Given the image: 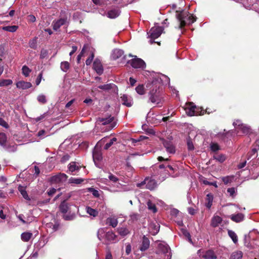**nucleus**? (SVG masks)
Instances as JSON below:
<instances>
[{
    "mask_svg": "<svg viewBox=\"0 0 259 259\" xmlns=\"http://www.w3.org/2000/svg\"><path fill=\"white\" fill-rule=\"evenodd\" d=\"M179 23V28L182 29L187 24H190L196 21V18L188 12L181 11L176 15Z\"/></svg>",
    "mask_w": 259,
    "mask_h": 259,
    "instance_id": "nucleus-1",
    "label": "nucleus"
},
{
    "mask_svg": "<svg viewBox=\"0 0 259 259\" xmlns=\"http://www.w3.org/2000/svg\"><path fill=\"white\" fill-rule=\"evenodd\" d=\"M149 100L153 103L159 104L162 101L159 84L152 82L149 92Z\"/></svg>",
    "mask_w": 259,
    "mask_h": 259,
    "instance_id": "nucleus-2",
    "label": "nucleus"
},
{
    "mask_svg": "<svg viewBox=\"0 0 259 259\" xmlns=\"http://www.w3.org/2000/svg\"><path fill=\"white\" fill-rule=\"evenodd\" d=\"M156 253L160 255L163 259H171V257L170 248L165 242L159 243Z\"/></svg>",
    "mask_w": 259,
    "mask_h": 259,
    "instance_id": "nucleus-3",
    "label": "nucleus"
},
{
    "mask_svg": "<svg viewBox=\"0 0 259 259\" xmlns=\"http://www.w3.org/2000/svg\"><path fill=\"white\" fill-rule=\"evenodd\" d=\"M107 138V137H104L98 142L93 152V160L95 164L98 167V162H100L102 159V154L101 151L98 149V147L105 143L106 141Z\"/></svg>",
    "mask_w": 259,
    "mask_h": 259,
    "instance_id": "nucleus-4",
    "label": "nucleus"
},
{
    "mask_svg": "<svg viewBox=\"0 0 259 259\" xmlns=\"http://www.w3.org/2000/svg\"><path fill=\"white\" fill-rule=\"evenodd\" d=\"M137 186L141 188H146L150 190H153L157 186L156 181L151 178H146L141 183L137 184Z\"/></svg>",
    "mask_w": 259,
    "mask_h": 259,
    "instance_id": "nucleus-5",
    "label": "nucleus"
},
{
    "mask_svg": "<svg viewBox=\"0 0 259 259\" xmlns=\"http://www.w3.org/2000/svg\"><path fill=\"white\" fill-rule=\"evenodd\" d=\"M163 30L164 28L162 26H154L152 27L148 33L151 39L150 40V43L152 44L153 41L152 39H155L160 36L161 33L163 32Z\"/></svg>",
    "mask_w": 259,
    "mask_h": 259,
    "instance_id": "nucleus-6",
    "label": "nucleus"
},
{
    "mask_svg": "<svg viewBox=\"0 0 259 259\" xmlns=\"http://www.w3.org/2000/svg\"><path fill=\"white\" fill-rule=\"evenodd\" d=\"M197 253L199 257L205 259H216L217 258V255L212 250H208L206 251H202L201 250H199Z\"/></svg>",
    "mask_w": 259,
    "mask_h": 259,
    "instance_id": "nucleus-7",
    "label": "nucleus"
},
{
    "mask_svg": "<svg viewBox=\"0 0 259 259\" xmlns=\"http://www.w3.org/2000/svg\"><path fill=\"white\" fill-rule=\"evenodd\" d=\"M131 66L135 68H144L146 66L145 63L141 59L135 58L133 59L130 62Z\"/></svg>",
    "mask_w": 259,
    "mask_h": 259,
    "instance_id": "nucleus-8",
    "label": "nucleus"
},
{
    "mask_svg": "<svg viewBox=\"0 0 259 259\" xmlns=\"http://www.w3.org/2000/svg\"><path fill=\"white\" fill-rule=\"evenodd\" d=\"M68 23L67 17L60 18L57 20H55L53 22V28L54 30H58L61 26L65 25Z\"/></svg>",
    "mask_w": 259,
    "mask_h": 259,
    "instance_id": "nucleus-9",
    "label": "nucleus"
},
{
    "mask_svg": "<svg viewBox=\"0 0 259 259\" xmlns=\"http://www.w3.org/2000/svg\"><path fill=\"white\" fill-rule=\"evenodd\" d=\"M196 106L192 102L187 103L185 106V110L186 113L189 116L196 115L195 111Z\"/></svg>",
    "mask_w": 259,
    "mask_h": 259,
    "instance_id": "nucleus-10",
    "label": "nucleus"
},
{
    "mask_svg": "<svg viewBox=\"0 0 259 259\" xmlns=\"http://www.w3.org/2000/svg\"><path fill=\"white\" fill-rule=\"evenodd\" d=\"M67 179V176L64 174H59L51 178V182L53 183H59L65 182Z\"/></svg>",
    "mask_w": 259,
    "mask_h": 259,
    "instance_id": "nucleus-11",
    "label": "nucleus"
},
{
    "mask_svg": "<svg viewBox=\"0 0 259 259\" xmlns=\"http://www.w3.org/2000/svg\"><path fill=\"white\" fill-rule=\"evenodd\" d=\"M17 88L20 90H27L32 87V84L30 82L20 80L16 83Z\"/></svg>",
    "mask_w": 259,
    "mask_h": 259,
    "instance_id": "nucleus-12",
    "label": "nucleus"
},
{
    "mask_svg": "<svg viewBox=\"0 0 259 259\" xmlns=\"http://www.w3.org/2000/svg\"><path fill=\"white\" fill-rule=\"evenodd\" d=\"M163 144L167 153L169 154L175 153V147L171 141L164 140Z\"/></svg>",
    "mask_w": 259,
    "mask_h": 259,
    "instance_id": "nucleus-13",
    "label": "nucleus"
},
{
    "mask_svg": "<svg viewBox=\"0 0 259 259\" xmlns=\"http://www.w3.org/2000/svg\"><path fill=\"white\" fill-rule=\"evenodd\" d=\"M120 98L123 105L127 107H131L132 106L133 101L131 97L126 95H123L120 97Z\"/></svg>",
    "mask_w": 259,
    "mask_h": 259,
    "instance_id": "nucleus-14",
    "label": "nucleus"
},
{
    "mask_svg": "<svg viewBox=\"0 0 259 259\" xmlns=\"http://www.w3.org/2000/svg\"><path fill=\"white\" fill-rule=\"evenodd\" d=\"M150 245V241L148 238L144 236L142 239L141 244L139 247L142 251H144L148 249Z\"/></svg>",
    "mask_w": 259,
    "mask_h": 259,
    "instance_id": "nucleus-15",
    "label": "nucleus"
},
{
    "mask_svg": "<svg viewBox=\"0 0 259 259\" xmlns=\"http://www.w3.org/2000/svg\"><path fill=\"white\" fill-rule=\"evenodd\" d=\"M166 164H161L159 165V172L163 180H164L167 175H168V170L166 169Z\"/></svg>",
    "mask_w": 259,
    "mask_h": 259,
    "instance_id": "nucleus-16",
    "label": "nucleus"
},
{
    "mask_svg": "<svg viewBox=\"0 0 259 259\" xmlns=\"http://www.w3.org/2000/svg\"><path fill=\"white\" fill-rule=\"evenodd\" d=\"M116 238L117 236L112 231H108L105 234V239L108 243L113 242L114 241H116Z\"/></svg>",
    "mask_w": 259,
    "mask_h": 259,
    "instance_id": "nucleus-17",
    "label": "nucleus"
},
{
    "mask_svg": "<svg viewBox=\"0 0 259 259\" xmlns=\"http://www.w3.org/2000/svg\"><path fill=\"white\" fill-rule=\"evenodd\" d=\"M222 219L218 215H214L211 219V226L212 227L215 228L218 227L219 225L222 222Z\"/></svg>",
    "mask_w": 259,
    "mask_h": 259,
    "instance_id": "nucleus-18",
    "label": "nucleus"
},
{
    "mask_svg": "<svg viewBox=\"0 0 259 259\" xmlns=\"http://www.w3.org/2000/svg\"><path fill=\"white\" fill-rule=\"evenodd\" d=\"M123 54V51L120 49H115L113 51L111 54V58L116 60L121 57Z\"/></svg>",
    "mask_w": 259,
    "mask_h": 259,
    "instance_id": "nucleus-19",
    "label": "nucleus"
},
{
    "mask_svg": "<svg viewBox=\"0 0 259 259\" xmlns=\"http://www.w3.org/2000/svg\"><path fill=\"white\" fill-rule=\"evenodd\" d=\"M94 69L99 74H101L103 72V67L100 61H95L93 64Z\"/></svg>",
    "mask_w": 259,
    "mask_h": 259,
    "instance_id": "nucleus-20",
    "label": "nucleus"
},
{
    "mask_svg": "<svg viewBox=\"0 0 259 259\" xmlns=\"http://www.w3.org/2000/svg\"><path fill=\"white\" fill-rule=\"evenodd\" d=\"M117 232L122 237H124L129 234L131 232L128 228L124 227H119L117 228Z\"/></svg>",
    "mask_w": 259,
    "mask_h": 259,
    "instance_id": "nucleus-21",
    "label": "nucleus"
},
{
    "mask_svg": "<svg viewBox=\"0 0 259 259\" xmlns=\"http://www.w3.org/2000/svg\"><path fill=\"white\" fill-rule=\"evenodd\" d=\"M120 12L118 9H113L109 11L107 13L108 17L113 19L118 17L120 14Z\"/></svg>",
    "mask_w": 259,
    "mask_h": 259,
    "instance_id": "nucleus-22",
    "label": "nucleus"
},
{
    "mask_svg": "<svg viewBox=\"0 0 259 259\" xmlns=\"http://www.w3.org/2000/svg\"><path fill=\"white\" fill-rule=\"evenodd\" d=\"M80 166L77 164L75 162H71L68 165V169L70 172H73L75 171H78L80 169Z\"/></svg>",
    "mask_w": 259,
    "mask_h": 259,
    "instance_id": "nucleus-23",
    "label": "nucleus"
},
{
    "mask_svg": "<svg viewBox=\"0 0 259 259\" xmlns=\"http://www.w3.org/2000/svg\"><path fill=\"white\" fill-rule=\"evenodd\" d=\"M113 117L109 116L106 118H99L97 120V122L100 123H102L103 125H106L108 124H110L111 122L113 121Z\"/></svg>",
    "mask_w": 259,
    "mask_h": 259,
    "instance_id": "nucleus-24",
    "label": "nucleus"
},
{
    "mask_svg": "<svg viewBox=\"0 0 259 259\" xmlns=\"http://www.w3.org/2000/svg\"><path fill=\"white\" fill-rule=\"evenodd\" d=\"M85 210L88 214L93 217H96L99 214V212L97 209L92 208L90 206H86Z\"/></svg>",
    "mask_w": 259,
    "mask_h": 259,
    "instance_id": "nucleus-25",
    "label": "nucleus"
},
{
    "mask_svg": "<svg viewBox=\"0 0 259 259\" xmlns=\"http://www.w3.org/2000/svg\"><path fill=\"white\" fill-rule=\"evenodd\" d=\"M230 218L232 221L238 223L243 221L244 219V215L240 213L236 214H232Z\"/></svg>",
    "mask_w": 259,
    "mask_h": 259,
    "instance_id": "nucleus-26",
    "label": "nucleus"
},
{
    "mask_svg": "<svg viewBox=\"0 0 259 259\" xmlns=\"http://www.w3.org/2000/svg\"><path fill=\"white\" fill-rule=\"evenodd\" d=\"M18 190L24 199L27 200H30V198L28 195L27 194V193L26 191V189L24 187L22 186H19Z\"/></svg>",
    "mask_w": 259,
    "mask_h": 259,
    "instance_id": "nucleus-27",
    "label": "nucleus"
},
{
    "mask_svg": "<svg viewBox=\"0 0 259 259\" xmlns=\"http://www.w3.org/2000/svg\"><path fill=\"white\" fill-rule=\"evenodd\" d=\"M21 239L24 242L28 241L32 237V233L26 232L21 234Z\"/></svg>",
    "mask_w": 259,
    "mask_h": 259,
    "instance_id": "nucleus-28",
    "label": "nucleus"
},
{
    "mask_svg": "<svg viewBox=\"0 0 259 259\" xmlns=\"http://www.w3.org/2000/svg\"><path fill=\"white\" fill-rule=\"evenodd\" d=\"M228 234L229 237L232 239L233 242L236 244L238 242V236L235 232L229 230L228 231Z\"/></svg>",
    "mask_w": 259,
    "mask_h": 259,
    "instance_id": "nucleus-29",
    "label": "nucleus"
},
{
    "mask_svg": "<svg viewBox=\"0 0 259 259\" xmlns=\"http://www.w3.org/2000/svg\"><path fill=\"white\" fill-rule=\"evenodd\" d=\"M107 223L109 224L112 227L115 228L118 224L117 219L114 218H108L107 219Z\"/></svg>",
    "mask_w": 259,
    "mask_h": 259,
    "instance_id": "nucleus-30",
    "label": "nucleus"
},
{
    "mask_svg": "<svg viewBox=\"0 0 259 259\" xmlns=\"http://www.w3.org/2000/svg\"><path fill=\"white\" fill-rule=\"evenodd\" d=\"M242 255L243 254L241 251H237L232 253L230 259H241Z\"/></svg>",
    "mask_w": 259,
    "mask_h": 259,
    "instance_id": "nucleus-31",
    "label": "nucleus"
},
{
    "mask_svg": "<svg viewBox=\"0 0 259 259\" xmlns=\"http://www.w3.org/2000/svg\"><path fill=\"white\" fill-rule=\"evenodd\" d=\"M68 205L65 201L62 202L59 206L60 211L63 213H66L68 211Z\"/></svg>",
    "mask_w": 259,
    "mask_h": 259,
    "instance_id": "nucleus-32",
    "label": "nucleus"
},
{
    "mask_svg": "<svg viewBox=\"0 0 259 259\" xmlns=\"http://www.w3.org/2000/svg\"><path fill=\"white\" fill-rule=\"evenodd\" d=\"M83 182L81 178H71L69 179V183L70 184H80Z\"/></svg>",
    "mask_w": 259,
    "mask_h": 259,
    "instance_id": "nucleus-33",
    "label": "nucleus"
},
{
    "mask_svg": "<svg viewBox=\"0 0 259 259\" xmlns=\"http://www.w3.org/2000/svg\"><path fill=\"white\" fill-rule=\"evenodd\" d=\"M13 83V81L11 79H1L0 80V87H7Z\"/></svg>",
    "mask_w": 259,
    "mask_h": 259,
    "instance_id": "nucleus-34",
    "label": "nucleus"
},
{
    "mask_svg": "<svg viewBox=\"0 0 259 259\" xmlns=\"http://www.w3.org/2000/svg\"><path fill=\"white\" fill-rule=\"evenodd\" d=\"M18 28V27L16 25L7 26L3 27V29L4 30L7 31L9 32H15L17 30Z\"/></svg>",
    "mask_w": 259,
    "mask_h": 259,
    "instance_id": "nucleus-35",
    "label": "nucleus"
},
{
    "mask_svg": "<svg viewBox=\"0 0 259 259\" xmlns=\"http://www.w3.org/2000/svg\"><path fill=\"white\" fill-rule=\"evenodd\" d=\"M70 67L69 63L67 61L62 62L60 65L61 69L64 72H67Z\"/></svg>",
    "mask_w": 259,
    "mask_h": 259,
    "instance_id": "nucleus-36",
    "label": "nucleus"
},
{
    "mask_svg": "<svg viewBox=\"0 0 259 259\" xmlns=\"http://www.w3.org/2000/svg\"><path fill=\"white\" fill-rule=\"evenodd\" d=\"M114 86L115 84L109 83L107 84L100 85L98 86V88L104 91H108L112 89Z\"/></svg>",
    "mask_w": 259,
    "mask_h": 259,
    "instance_id": "nucleus-37",
    "label": "nucleus"
},
{
    "mask_svg": "<svg viewBox=\"0 0 259 259\" xmlns=\"http://www.w3.org/2000/svg\"><path fill=\"white\" fill-rule=\"evenodd\" d=\"M234 178V176H228L223 177L222 179L225 184H228L229 183H231L233 181Z\"/></svg>",
    "mask_w": 259,
    "mask_h": 259,
    "instance_id": "nucleus-38",
    "label": "nucleus"
},
{
    "mask_svg": "<svg viewBox=\"0 0 259 259\" xmlns=\"http://www.w3.org/2000/svg\"><path fill=\"white\" fill-rule=\"evenodd\" d=\"M137 93L141 95H144L145 93V90L143 84H140L136 88Z\"/></svg>",
    "mask_w": 259,
    "mask_h": 259,
    "instance_id": "nucleus-39",
    "label": "nucleus"
},
{
    "mask_svg": "<svg viewBox=\"0 0 259 259\" xmlns=\"http://www.w3.org/2000/svg\"><path fill=\"white\" fill-rule=\"evenodd\" d=\"M31 71V70L29 69L27 66L24 65L22 67V73L23 75H24L25 77H28Z\"/></svg>",
    "mask_w": 259,
    "mask_h": 259,
    "instance_id": "nucleus-40",
    "label": "nucleus"
},
{
    "mask_svg": "<svg viewBox=\"0 0 259 259\" xmlns=\"http://www.w3.org/2000/svg\"><path fill=\"white\" fill-rule=\"evenodd\" d=\"M105 231L104 228H100L98 230L97 233V236L100 240H101L103 238V236H105Z\"/></svg>",
    "mask_w": 259,
    "mask_h": 259,
    "instance_id": "nucleus-41",
    "label": "nucleus"
},
{
    "mask_svg": "<svg viewBox=\"0 0 259 259\" xmlns=\"http://www.w3.org/2000/svg\"><path fill=\"white\" fill-rule=\"evenodd\" d=\"M147 205L148 209L151 210L153 212H156L157 211V209L155 204L152 203L151 201H148L147 202Z\"/></svg>",
    "mask_w": 259,
    "mask_h": 259,
    "instance_id": "nucleus-42",
    "label": "nucleus"
},
{
    "mask_svg": "<svg viewBox=\"0 0 259 259\" xmlns=\"http://www.w3.org/2000/svg\"><path fill=\"white\" fill-rule=\"evenodd\" d=\"M108 178L109 180L113 183H118L119 179L115 175L111 173H109Z\"/></svg>",
    "mask_w": 259,
    "mask_h": 259,
    "instance_id": "nucleus-43",
    "label": "nucleus"
},
{
    "mask_svg": "<svg viewBox=\"0 0 259 259\" xmlns=\"http://www.w3.org/2000/svg\"><path fill=\"white\" fill-rule=\"evenodd\" d=\"M227 192L230 196L234 197L237 192V189L234 187L229 188L227 189Z\"/></svg>",
    "mask_w": 259,
    "mask_h": 259,
    "instance_id": "nucleus-44",
    "label": "nucleus"
},
{
    "mask_svg": "<svg viewBox=\"0 0 259 259\" xmlns=\"http://www.w3.org/2000/svg\"><path fill=\"white\" fill-rule=\"evenodd\" d=\"M37 100L41 104H45L47 102V99L44 95H38L37 97Z\"/></svg>",
    "mask_w": 259,
    "mask_h": 259,
    "instance_id": "nucleus-45",
    "label": "nucleus"
},
{
    "mask_svg": "<svg viewBox=\"0 0 259 259\" xmlns=\"http://www.w3.org/2000/svg\"><path fill=\"white\" fill-rule=\"evenodd\" d=\"M7 141V137L4 133H0V145H5Z\"/></svg>",
    "mask_w": 259,
    "mask_h": 259,
    "instance_id": "nucleus-46",
    "label": "nucleus"
},
{
    "mask_svg": "<svg viewBox=\"0 0 259 259\" xmlns=\"http://www.w3.org/2000/svg\"><path fill=\"white\" fill-rule=\"evenodd\" d=\"M117 141V139L116 138H112L110 142L107 143L104 146V149L107 150L113 144V143Z\"/></svg>",
    "mask_w": 259,
    "mask_h": 259,
    "instance_id": "nucleus-47",
    "label": "nucleus"
},
{
    "mask_svg": "<svg viewBox=\"0 0 259 259\" xmlns=\"http://www.w3.org/2000/svg\"><path fill=\"white\" fill-rule=\"evenodd\" d=\"M238 130H241L244 134H248L249 132V128L245 124H241Z\"/></svg>",
    "mask_w": 259,
    "mask_h": 259,
    "instance_id": "nucleus-48",
    "label": "nucleus"
},
{
    "mask_svg": "<svg viewBox=\"0 0 259 259\" xmlns=\"http://www.w3.org/2000/svg\"><path fill=\"white\" fill-rule=\"evenodd\" d=\"M88 191L92 192L93 195L96 197H98L100 196L98 190H95V189L93 188H89L88 189Z\"/></svg>",
    "mask_w": 259,
    "mask_h": 259,
    "instance_id": "nucleus-49",
    "label": "nucleus"
},
{
    "mask_svg": "<svg viewBox=\"0 0 259 259\" xmlns=\"http://www.w3.org/2000/svg\"><path fill=\"white\" fill-rule=\"evenodd\" d=\"M215 159L221 162H223L225 160L226 157L223 154H220L215 156Z\"/></svg>",
    "mask_w": 259,
    "mask_h": 259,
    "instance_id": "nucleus-50",
    "label": "nucleus"
},
{
    "mask_svg": "<svg viewBox=\"0 0 259 259\" xmlns=\"http://www.w3.org/2000/svg\"><path fill=\"white\" fill-rule=\"evenodd\" d=\"M241 124H243L241 121L240 120H236L233 122V125L236 128V130H238L239 128L241 126Z\"/></svg>",
    "mask_w": 259,
    "mask_h": 259,
    "instance_id": "nucleus-51",
    "label": "nucleus"
},
{
    "mask_svg": "<svg viewBox=\"0 0 259 259\" xmlns=\"http://www.w3.org/2000/svg\"><path fill=\"white\" fill-rule=\"evenodd\" d=\"M211 150L213 151H217L219 150V146L217 143H211L210 144Z\"/></svg>",
    "mask_w": 259,
    "mask_h": 259,
    "instance_id": "nucleus-52",
    "label": "nucleus"
},
{
    "mask_svg": "<svg viewBox=\"0 0 259 259\" xmlns=\"http://www.w3.org/2000/svg\"><path fill=\"white\" fill-rule=\"evenodd\" d=\"M46 132L45 130H40L37 134V136L41 139L46 137Z\"/></svg>",
    "mask_w": 259,
    "mask_h": 259,
    "instance_id": "nucleus-53",
    "label": "nucleus"
},
{
    "mask_svg": "<svg viewBox=\"0 0 259 259\" xmlns=\"http://www.w3.org/2000/svg\"><path fill=\"white\" fill-rule=\"evenodd\" d=\"M187 146H188V149L189 150H192L194 148V147L193 146V143L191 141L190 139H188L187 140Z\"/></svg>",
    "mask_w": 259,
    "mask_h": 259,
    "instance_id": "nucleus-54",
    "label": "nucleus"
},
{
    "mask_svg": "<svg viewBox=\"0 0 259 259\" xmlns=\"http://www.w3.org/2000/svg\"><path fill=\"white\" fill-rule=\"evenodd\" d=\"M203 183L205 185L213 186L215 188L218 187L217 182H215V181L213 182H209L206 180H204V181H203Z\"/></svg>",
    "mask_w": 259,
    "mask_h": 259,
    "instance_id": "nucleus-55",
    "label": "nucleus"
},
{
    "mask_svg": "<svg viewBox=\"0 0 259 259\" xmlns=\"http://www.w3.org/2000/svg\"><path fill=\"white\" fill-rule=\"evenodd\" d=\"M42 73H40L37 76L36 79V81H35V83H36V85H38L39 84V83H40L41 82V78H42Z\"/></svg>",
    "mask_w": 259,
    "mask_h": 259,
    "instance_id": "nucleus-56",
    "label": "nucleus"
},
{
    "mask_svg": "<svg viewBox=\"0 0 259 259\" xmlns=\"http://www.w3.org/2000/svg\"><path fill=\"white\" fill-rule=\"evenodd\" d=\"M47 54H48V52L47 50H41L40 55V57L42 59L44 58L47 56Z\"/></svg>",
    "mask_w": 259,
    "mask_h": 259,
    "instance_id": "nucleus-57",
    "label": "nucleus"
},
{
    "mask_svg": "<svg viewBox=\"0 0 259 259\" xmlns=\"http://www.w3.org/2000/svg\"><path fill=\"white\" fill-rule=\"evenodd\" d=\"M56 192V189L55 188H50L48 191V194L49 196H52Z\"/></svg>",
    "mask_w": 259,
    "mask_h": 259,
    "instance_id": "nucleus-58",
    "label": "nucleus"
},
{
    "mask_svg": "<svg viewBox=\"0 0 259 259\" xmlns=\"http://www.w3.org/2000/svg\"><path fill=\"white\" fill-rule=\"evenodd\" d=\"M94 58V55H92L91 57H90L88 59H87L85 61V63L87 65H90L92 63Z\"/></svg>",
    "mask_w": 259,
    "mask_h": 259,
    "instance_id": "nucleus-59",
    "label": "nucleus"
},
{
    "mask_svg": "<svg viewBox=\"0 0 259 259\" xmlns=\"http://www.w3.org/2000/svg\"><path fill=\"white\" fill-rule=\"evenodd\" d=\"M0 125L7 128L8 127V124L7 122L2 118H0Z\"/></svg>",
    "mask_w": 259,
    "mask_h": 259,
    "instance_id": "nucleus-60",
    "label": "nucleus"
},
{
    "mask_svg": "<svg viewBox=\"0 0 259 259\" xmlns=\"http://www.w3.org/2000/svg\"><path fill=\"white\" fill-rule=\"evenodd\" d=\"M46 115H47V113H45L43 114L42 115H41L40 116L36 117L35 119V121H39L43 119L46 117Z\"/></svg>",
    "mask_w": 259,
    "mask_h": 259,
    "instance_id": "nucleus-61",
    "label": "nucleus"
},
{
    "mask_svg": "<svg viewBox=\"0 0 259 259\" xmlns=\"http://www.w3.org/2000/svg\"><path fill=\"white\" fill-rule=\"evenodd\" d=\"M36 40L33 39L29 42V46L31 48H34L36 47Z\"/></svg>",
    "mask_w": 259,
    "mask_h": 259,
    "instance_id": "nucleus-62",
    "label": "nucleus"
},
{
    "mask_svg": "<svg viewBox=\"0 0 259 259\" xmlns=\"http://www.w3.org/2000/svg\"><path fill=\"white\" fill-rule=\"evenodd\" d=\"M125 252L127 254H129L131 252V246L128 244L125 247Z\"/></svg>",
    "mask_w": 259,
    "mask_h": 259,
    "instance_id": "nucleus-63",
    "label": "nucleus"
},
{
    "mask_svg": "<svg viewBox=\"0 0 259 259\" xmlns=\"http://www.w3.org/2000/svg\"><path fill=\"white\" fill-rule=\"evenodd\" d=\"M208 202H212L213 200V196L211 194H208L206 196Z\"/></svg>",
    "mask_w": 259,
    "mask_h": 259,
    "instance_id": "nucleus-64",
    "label": "nucleus"
}]
</instances>
